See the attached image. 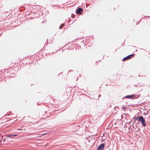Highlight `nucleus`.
I'll return each mask as SVG.
<instances>
[{
	"label": "nucleus",
	"instance_id": "f257e3e1",
	"mask_svg": "<svg viewBox=\"0 0 150 150\" xmlns=\"http://www.w3.org/2000/svg\"><path fill=\"white\" fill-rule=\"evenodd\" d=\"M134 119L135 120L134 122V123H135L136 121L137 120L138 121H140L141 122L142 125L143 127H144L146 126V124L145 122V120L142 116H139L138 115L137 116L135 117Z\"/></svg>",
	"mask_w": 150,
	"mask_h": 150
},
{
	"label": "nucleus",
	"instance_id": "f03ea898",
	"mask_svg": "<svg viewBox=\"0 0 150 150\" xmlns=\"http://www.w3.org/2000/svg\"><path fill=\"white\" fill-rule=\"evenodd\" d=\"M140 96V94L135 95V94H132L131 95H128L126 96H125L123 97L122 99L124 98H128L130 99H137L139 98Z\"/></svg>",
	"mask_w": 150,
	"mask_h": 150
},
{
	"label": "nucleus",
	"instance_id": "7ed1b4c3",
	"mask_svg": "<svg viewBox=\"0 0 150 150\" xmlns=\"http://www.w3.org/2000/svg\"><path fill=\"white\" fill-rule=\"evenodd\" d=\"M105 145V143H102L100 144L97 148L96 150H103Z\"/></svg>",
	"mask_w": 150,
	"mask_h": 150
},
{
	"label": "nucleus",
	"instance_id": "20e7f679",
	"mask_svg": "<svg viewBox=\"0 0 150 150\" xmlns=\"http://www.w3.org/2000/svg\"><path fill=\"white\" fill-rule=\"evenodd\" d=\"M83 11V8L80 7L77 8L76 9V14H81Z\"/></svg>",
	"mask_w": 150,
	"mask_h": 150
},
{
	"label": "nucleus",
	"instance_id": "39448f33",
	"mask_svg": "<svg viewBox=\"0 0 150 150\" xmlns=\"http://www.w3.org/2000/svg\"><path fill=\"white\" fill-rule=\"evenodd\" d=\"M134 55V54H131L130 55H128L127 56V57L122 59V61H125L127 59H130Z\"/></svg>",
	"mask_w": 150,
	"mask_h": 150
},
{
	"label": "nucleus",
	"instance_id": "423d86ee",
	"mask_svg": "<svg viewBox=\"0 0 150 150\" xmlns=\"http://www.w3.org/2000/svg\"><path fill=\"white\" fill-rule=\"evenodd\" d=\"M64 24L63 23L59 27V29H62L63 27L64 26Z\"/></svg>",
	"mask_w": 150,
	"mask_h": 150
},
{
	"label": "nucleus",
	"instance_id": "0eeeda50",
	"mask_svg": "<svg viewBox=\"0 0 150 150\" xmlns=\"http://www.w3.org/2000/svg\"><path fill=\"white\" fill-rule=\"evenodd\" d=\"M2 140H3V141L4 142H5V141H6V138H4V137L3 136H2V139L0 141V142H1L2 141Z\"/></svg>",
	"mask_w": 150,
	"mask_h": 150
},
{
	"label": "nucleus",
	"instance_id": "6e6552de",
	"mask_svg": "<svg viewBox=\"0 0 150 150\" xmlns=\"http://www.w3.org/2000/svg\"><path fill=\"white\" fill-rule=\"evenodd\" d=\"M18 130H24V129H23V127H21L20 128H18L17 129Z\"/></svg>",
	"mask_w": 150,
	"mask_h": 150
},
{
	"label": "nucleus",
	"instance_id": "1a4fd4ad",
	"mask_svg": "<svg viewBox=\"0 0 150 150\" xmlns=\"http://www.w3.org/2000/svg\"><path fill=\"white\" fill-rule=\"evenodd\" d=\"M6 137H12V135H6Z\"/></svg>",
	"mask_w": 150,
	"mask_h": 150
},
{
	"label": "nucleus",
	"instance_id": "9d476101",
	"mask_svg": "<svg viewBox=\"0 0 150 150\" xmlns=\"http://www.w3.org/2000/svg\"><path fill=\"white\" fill-rule=\"evenodd\" d=\"M126 108V107H123L122 108V109H124V110H125Z\"/></svg>",
	"mask_w": 150,
	"mask_h": 150
},
{
	"label": "nucleus",
	"instance_id": "9b49d317",
	"mask_svg": "<svg viewBox=\"0 0 150 150\" xmlns=\"http://www.w3.org/2000/svg\"><path fill=\"white\" fill-rule=\"evenodd\" d=\"M148 114V113H144V114H143V115H147Z\"/></svg>",
	"mask_w": 150,
	"mask_h": 150
},
{
	"label": "nucleus",
	"instance_id": "f8f14e48",
	"mask_svg": "<svg viewBox=\"0 0 150 150\" xmlns=\"http://www.w3.org/2000/svg\"><path fill=\"white\" fill-rule=\"evenodd\" d=\"M12 135V137L13 136L15 137V136H17L18 135H17V134H14V135Z\"/></svg>",
	"mask_w": 150,
	"mask_h": 150
},
{
	"label": "nucleus",
	"instance_id": "ddd939ff",
	"mask_svg": "<svg viewBox=\"0 0 150 150\" xmlns=\"http://www.w3.org/2000/svg\"><path fill=\"white\" fill-rule=\"evenodd\" d=\"M46 134V133H43V134H42L41 135H45V134Z\"/></svg>",
	"mask_w": 150,
	"mask_h": 150
},
{
	"label": "nucleus",
	"instance_id": "4468645a",
	"mask_svg": "<svg viewBox=\"0 0 150 150\" xmlns=\"http://www.w3.org/2000/svg\"><path fill=\"white\" fill-rule=\"evenodd\" d=\"M101 96V95H99V96H98V97H100Z\"/></svg>",
	"mask_w": 150,
	"mask_h": 150
},
{
	"label": "nucleus",
	"instance_id": "2eb2a0df",
	"mask_svg": "<svg viewBox=\"0 0 150 150\" xmlns=\"http://www.w3.org/2000/svg\"><path fill=\"white\" fill-rule=\"evenodd\" d=\"M144 17H150L149 16H145Z\"/></svg>",
	"mask_w": 150,
	"mask_h": 150
},
{
	"label": "nucleus",
	"instance_id": "dca6fc26",
	"mask_svg": "<svg viewBox=\"0 0 150 150\" xmlns=\"http://www.w3.org/2000/svg\"><path fill=\"white\" fill-rule=\"evenodd\" d=\"M137 86V85H134V86Z\"/></svg>",
	"mask_w": 150,
	"mask_h": 150
},
{
	"label": "nucleus",
	"instance_id": "f3484780",
	"mask_svg": "<svg viewBox=\"0 0 150 150\" xmlns=\"http://www.w3.org/2000/svg\"><path fill=\"white\" fill-rule=\"evenodd\" d=\"M37 105H39V103H37Z\"/></svg>",
	"mask_w": 150,
	"mask_h": 150
},
{
	"label": "nucleus",
	"instance_id": "a211bd4d",
	"mask_svg": "<svg viewBox=\"0 0 150 150\" xmlns=\"http://www.w3.org/2000/svg\"><path fill=\"white\" fill-rule=\"evenodd\" d=\"M139 76H140V75H139Z\"/></svg>",
	"mask_w": 150,
	"mask_h": 150
},
{
	"label": "nucleus",
	"instance_id": "6ab92c4d",
	"mask_svg": "<svg viewBox=\"0 0 150 150\" xmlns=\"http://www.w3.org/2000/svg\"><path fill=\"white\" fill-rule=\"evenodd\" d=\"M47 112V111H45V113H46Z\"/></svg>",
	"mask_w": 150,
	"mask_h": 150
},
{
	"label": "nucleus",
	"instance_id": "aec40b11",
	"mask_svg": "<svg viewBox=\"0 0 150 150\" xmlns=\"http://www.w3.org/2000/svg\"><path fill=\"white\" fill-rule=\"evenodd\" d=\"M139 131V129H138V130L137 131Z\"/></svg>",
	"mask_w": 150,
	"mask_h": 150
}]
</instances>
